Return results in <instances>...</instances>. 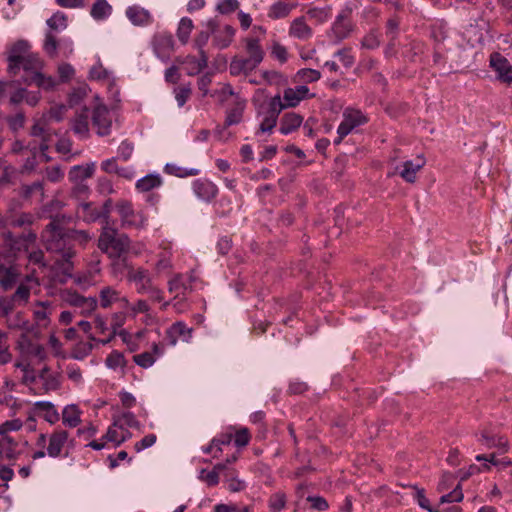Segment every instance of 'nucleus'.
<instances>
[{
  "label": "nucleus",
  "instance_id": "1",
  "mask_svg": "<svg viewBox=\"0 0 512 512\" xmlns=\"http://www.w3.org/2000/svg\"><path fill=\"white\" fill-rule=\"evenodd\" d=\"M64 216H55L41 233V239L48 251L60 253L62 258L71 266L69 260L75 252L69 246V230L63 226Z\"/></svg>",
  "mask_w": 512,
  "mask_h": 512
},
{
  "label": "nucleus",
  "instance_id": "2",
  "mask_svg": "<svg viewBox=\"0 0 512 512\" xmlns=\"http://www.w3.org/2000/svg\"><path fill=\"white\" fill-rule=\"evenodd\" d=\"M34 444L38 450L32 453V460L42 459L45 456L58 458L63 455L67 456V452L64 453V451L73 445V439L69 438V433L66 430L55 429L50 434H38Z\"/></svg>",
  "mask_w": 512,
  "mask_h": 512
},
{
  "label": "nucleus",
  "instance_id": "3",
  "mask_svg": "<svg viewBox=\"0 0 512 512\" xmlns=\"http://www.w3.org/2000/svg\"><path fill=\"white\" fill-rule=\"evenodd\" d=\"M246 56H235L229 64V72L232 76L249 75L263 61L265 52L256 37L248 36L243 39Z\"/></svg>",
  "mask_w": 512,
  "mask_h": 512
},
{
  "label": "nucleus",
  "instance_id": "4",
  "mask_svg": "<svg viewBox=\"0 0 512 512\" xmlns=\"http://www.w3.org/2000/svg\"><path fill=\"white\" fill-rule=\"evenodd\" d=\"M44 63L41 58L34 53L29 54L23 60L17 62V73L23 69V83L27 85H36L44 90H51L56 85V80L52 76H47L41 72Z\"/></svg>",
  "mask_w": 512,
  "mask_h": 512
},
{
  "label": "nucleus",
  "instance_id": "5",
  "mask_svg": "<svg viewBox=\"0 0 512 512\" xmlns=\"http://www.w3.org/2000/svg\"><path fill=\"white\" fill-rule=\"evenodd\" d=\"M127 282L134 285L137 294H146L151 301L162 302L164 299V292L154 284L153 275L144 267L130 268Z\"/></svg>",
  "mask_w": 512,
  "mask_h": 512
},
{
  "label": "nucleus",
  "instance_id": "6",
  "mask_svg": "<svg viewBox=\"0 0 512 512\" xmlns=\"http://www.w3.org/2000/svg\"><path fill=\"white\" fill-rule=\"evenodd\" d=\"M130 243L126 234H118L116 229L107 224L99 236L98 248L108 257L127 256L130 251Z\"/></svg>",
  "mask_w": 512,
  "mask_h": 512
},
{
  "label": "nucleus",
  "instance_id": "7",
  "mask_svg": "<svg viewBox=\"0 0 512 512\" xmlns=\"http://www.w3.org/2000/svg\"><path fill=\"white\" fill-rule=\"evenodd\" d=\"M116 211L121 219L122 227L141 229L147 225V217L143 211H136L131 202L121 200L116 203Z\"/></svg>",
  "mask_w": 512,
  "mask_h": 512
},
{
  "label": "nucleus",
  "instance_id": "8",
  "mask_svg": "<svg viewBox=\"0 0 512 512\" xmlns=\"http://www.w3.org/2000/svg\"><path fill=\"white\" fill-rule=\"evenodd\" d=\"M367 121V116L361 110L351 107L346 108L343 111V119L337 129L338 139L335 140V143H340L356 127L365 124Z\"/></svg>",
  "mask_w": 512,
  "mask_h": 512
},
{
  "label": "nucleus",
  "instance_id": "9",
  "mask_svg": "<svg viewBox=\"0 0 512 512\" xmlns=\"http://www.w3.org/2000/svg\"><path fill=\"white\" fill-rule=\"evenodd\" d=\"M43 50L51 58L57 57L59 52H61L64 57H69L73 53V42L71 39L58 40L52 31H47Z\"/></svg>",
  "mask_w": 512,
  "mask_h": 512
},
{
  "label": "nucleus",
  "instance_id": "10",
  "mask_svg": "<svg viewBox=\"0 0 512 512\" xmlns=\"http://www.w3.org/2000/svg\"><path fill=\"white\" fill-rule=\"evenodd\" d=\"M205 26L209 28L213 35L212 45L217 49H226L231 45L235 36V29L230 25H225L222 28L218 27L215 20L210 19L206 22Z\"/></svg>",
  "mask_w": 512,
  "mask_h": 512
},
{
  "label": "nucleus",
  "instance_id": "11",
  "mask_svg": "<svg viewBox=\"0 0 512 512\" xmlns=\"http://www.w3.org/2000/svg\"><path fill=\"white\" fill-rule=\"evenodd\" d=\"M118 304L121 308L129 306V299L123 295L120 290L111 285L103 286L99 290V305L103 309Z\"/></svg>",
  "mask_w": 512,
  "mask_h": 512
},
{
  "label": "nucleus",
  "instance_id": "12",
  "mask_svg": "<svg viewBox=\"0 0 512 512\" xmlns=\"http://www.w3.org/2000/svg\"><path fill=\"white\" fill-rule=\"evenodd\" d=\"M92 124L99 136L110 134L112 126V115L106 106L97 105L92 113Z\"/></svg>",
  "mask_w": 512,
  "mask_h": 512
},
{
  "label": "nucleus",
  "instance_id": "13",
  "mask_svg": "<svg viewBox=\"0 0 512 512\" xmlns=\"http://www.w3.org/2000/svg\"><path fill=\"white\" fill-rule=\"evenodd\" d=\"M153 50L156 56L162 61H167L174 51V40L170 33L162 32L153 37Z\"/></svg>",
  "mask_w": 512,
  "mask_h": 512
},
{
  "label": "nucleus",
  "instance_id": "14",
  "mask_svg": "<svg viewBox=\"0 0 512 512\" xmlns=\"http://www.w3.org/2000/svg\"><path fill=\"white\" fill-rule=\"evenodd\" d=\"M30 45L25 40H19L14 43L8 53V71L12 75L17 74V62L23 60L31 52L29 51Z\"/></svg>",
  "mask_w": 512,
  "mask_h": 512
},
{
  "label": "nucleus",
  "instance_id": "15",
  "mask_svg": "<svg viewBox=\"0 0 512 512\" xmlns=\"http://www.w3.org/2000/svg\"><path fill=\"white\" fill-rule=\"evenodd\" d=\"M37 379L41 381L38 394H47L51 391H57L61 387V375L51 372L48 366H44L37 373Z\"/></svg>",
  "mask_w": 512,
  "mask_h": 512
},
{
  "label": "nucleus",
  "instance_id": "16",
  "mask_svg": "<svg viewBox=\"0 0 512 512\" xmlns=\"http://www.w3.org/2000/svg\"><path fill=\"white\" fill-rule=\"evenodd\" d=\"M211 34L209 28L206 27V30L199 31L193 40V47L199 52V59L195 61L196 72H200L207 67L208 55L204 47L207 45Z\"/></svg>",
  "mask_w": 512,
  "mask_h": 512
},
{
  "label": "nucleus",
  "instance_id": "17",
  "mask_svg": "<svg viewBox=\"0 0 512 512\" xmlns=\"http://www.w3.org/2000/svg\"><path fill=\"white\" fill-rule=\"evenodd\" d=\"M65 300L70 305L79 308L83 315L91 314L98 305V300L95 297H84L76 292H67Z\"/></svg>",
  "mask_w": 512,
  "mask_h": 512
},
{
  "label": "nucleus",
  "instance_id": "18",
  "mask_svg": "<svg viewBox=\"0 0 512 512\" xmlns=\"http://www.w3.org/2000/svg\"><path fill=\"white\" fill-rule=\"evenodd\" d=\"M490 65L502 82L510 83L512 81V64L501 54L493 53L490 56Z\"/></svg>",
  "mask_w": 512,
  "mask_h": 512
},
{
  "label": "nucleus",
  "instance_id": "19",
  "mask_svg": "<svg viewBox=\"0 0 512 512\" xmlns=\"http://www.w3.org/2000/svg\"><path fill=\"white\" fill-rule=\"evenodd\" d=\"M165 346L161 343H153L151 351H145L133 356V361L141 368H150L164 353Z\"/></svg>",
  "mask_w": 512,
  "mask_h": 512
},
{
  "label": "nucleus",
  "instance_id": "20",
  "mask_svg": "<svg viewBox=\"0 0 512 512\" xmlns=\"http://www.w3.org/2000/svg\"><path fill=\"white\" fill-rule=\"evenodd\" d=\"M195 195L202 201L210 202L218 194L217 186L208 179H196L192 183Z\"/></svg>",
  "mask_w": 512,
  "mask_h": 512
},
{
  "label": "nucleus",
  "instance_id": "21",
  "mask_svg": "<svg viewBox=\"0 0 512 512\" xmlns=\"http://www.w3.org/2000/svg\"><path fill=\"white\" fill-rule=\"evenodd\" d=\"M288 34L292 38L300 41H306L313 36V30L308 25L306 18L304 16H300L291 21Z\"/></svg>",
  "mask_w": 512,
  "mask_h": 512
},
{
  "label": "nucleus",
  "instance_id": "22",
  "mask_svg": "<svg viewBox=\"0 0 512 512\" xmlns=\"http://www.w3.org/2000/svg\"><path fill=\"white\" fill-rule=\"evenodd\" d=\"M351 9L347 8L338 14L336 20L334 21L331 31L334 38L338 41H341L347 38L352 30L351 23L347 20L346 15H350Z\"/></svg>",
  "mask_w": 512,
  "mask_h": 512
},
{
  "label": "nucleus",
  "instance_id": "23",
  "mask_svg": "<svg viewBox=\"0 0 512 512\" xmlns=\"http://www.w3.org/2000/svg\"><path fill=\"white\" fill-rule=\"evenodd\" d=\"M425 158L421 155L415 160H407L403 162L399 175L408 183L416 181L417 172L425 165Z\"/></svg>",
  "mask_w": 512,
  "mask_h": 512
},
{
  "label": "nucleus",
  "instance_id": "24",
  "mask_svg": "<svg viewBox=\"0 0 512 512\" xmlns=\"http://www.w3.org/2000/svg\"><path fill=\"white\" fill-rule=\"evenodd\" d=\"M131 436L132 434L129 430L125 429L122 424H118L117 421H114L113 424L108 427L107 432L104 435V439L114 443L115 446H120L122 443L130 439Z\"/></svg>",
  "mask_w": 512,
  "mask_h": 512
},
{
  "label": "nucleus",
  "instance_id": "25",
  "mask_svg": "<svg viewBox=\"0 0 512 512\" xmlns=\"http://www.w3.org/2000/svg\"><path fill=\"white\" fill-rule=\"evenodd\" d=\"M192 331V328L187 327L185 323L176 322L167 330V337L171 345H175L178 340L189 342Z\"/></svg>",
  "mask_w": 512,
  "mask_h": 512
},
{
  "label": "nucleus",
  "instance_id": "26",
  "mask_svg": "<svg viewBox=\"0 0 512 512\" xmlns=\"http://www.w3.org/2000/svg\"><path fill=\"white\" fill-rule=\"evenodd\" d=\"M309 95V89L305 85H299L295 88H287L283 92V99L287 107H295L300 101L306 99Z\"/></svg>",
  "mask_w": 512,
  "mask_h": 512
},
{
  "label": "nucleus",
  "instance_id": "27",
  "mask_svg": "<svg viewBox=\"0 0 512 512\" xmlns=\"http://www.w3.org/2000/svg\"><path fill=\"white\" fill-rule=\"evenodd\" d=\"M126 16L136 26H146L152 23V16L149 11L139 6L128 7Z\"/></svg>",
  "mask_w": 512,
  "mask_h": 512
},
{
  "label": "nucleus",
  "instance_id": "28",
  "mask_svg": "<svg viewBox=\"0 0 512 512\" xmlns=\"http://www.w3.org/2000/svg\"><path fill=\"white\" fill-rule=\"evenodd\" d=\"M35 410L41 413V416L49 424L53 425L60 419V415L54 404L49 401H37L34 404Z\"/></svg>",
  "mask_w": 512,
  "mask_h": 512
},
{
  "label": "nucleus",
  "instance_id": "29",
  "mask_svg": "<svg viewBox=\"0 0 512 512\" xmlns=\"http://www.w3.org/2000/svg\"><path fill=\"white\" fill-rule=\"evenodd\" d=\"M94 171V163L87 165H76L70 169L68 177L71 182H84V180L93 176Z\"/></svg>",
  "mask_w": 512,
  "mask_h": 512
},
{
  "label": "nucleus",
  "instance_id": "30",
  "mask_svg": "<svg viewBox=\"0 0 512 512\" xmlns=\"http://www.w3.org/2000/svg\"><path fill=\"white\" fill-rule=\"evenodd\" d=\"M19 272L15 266H4L0 269V286L3 290H10L18 281Z\"/></svg>",
  "mask_w": 512,
  "mask_h": 512
},
{
  "label": "nucleus",
  "instance_id": "31",
  "mask_svg": "<svg viewBox=\"0 0 512 512\" xmlns=\"http://www.w3.org/2000/svg\"><path fill=\"white\" fill-rule=\"evenodd\" d=\"M62 423L69 428H75L81 423V411L75 404L64 407L62 411Z\"/></svg>",
  "mask_w": 512,
  "mask_h": 512
},
{
  "label": "nucleus",
  "instance_id": "32",
  "mask_svg": "<svg viewBox=\"0 0 512 512\" xmlns=\"http://www.w3.org/2000/svg\"><path fill=\"white\" fill-rule=\"evenodd\" d=\"M294 8V4L277 1L269 7L267 17L271 20L284 19L289 16Z\"/></svg>",
  "mask_w": 512,
  "mask_h": 512
},
{
  "label": "nucleus",
  "instance_id": "33",
  "mask_svg": "<svg viewBox=\"0 0 512 512\" xmlns=\"http://www.w3.org/2000/svg\"><path fill=\"white\" fill-rule=\"evenodd\" d=\"M303 118L296 113H286L282 119L280 124V132L283 135H288L298 129L302 124Z\"/></svg>",
  "mask_w": 512,
  "mask_h": 512
},
{
  "label": "nucleus",
  "instance_id": "34",
  "mask_svg": "<svg viewBox=\"0 0 512 512\" xmlns=\"http://www.w3.org/2000/svg\"><path fill=\"white\" fill-rule=\"evenodd\" d=\"M479 442L489 449L498 448L503 452L508 450V441L502 436L490 435L483 432L479 438Z\"/></svg>",
  "mask_w": 512,
  "mask_h": 512
},
{
  "label": "nucleus",
  "instance_id": "35",
  "mask_svg": "<svg viewBox=\"0 0 512 512\" xmlns=\"http://www.w3.org/2000/svg\"><path fill=\"white\" fill-rule=\"evenodd\" d=\"M76 215L86 222H94L100 218L101 212L92 203H81L77 207Z\"/></svg>",
  "mask_w": 512,
  "mask_h": 512
},
{
  "label": "nucleus",
  "instance_id": "36",
  "mask_svg": "<svg viewBox=\"0 0 512 512\" xmlns=\"http://www.w3.org/2000/svg\"><path fill=\"white\" fill-rule=\"evenodd\" d=\"M14 367L16 369H20L21 372L23 373L22 378H21L22 384H24L26 386H32L33 384L36 383L37 374L29 362H26L23 360H17L14 363Z\"/></svg>",
  "mask_w": 512,
  "mask_h": 512
},
{
  "label": "nucleus",
  "instance_id": "37",
  "mask_svg": "<svg viewBox=\"0 0 512 512\" xmlns=\"http://www.w3.org/2000/svg\"><path fill=\"white\" fill-rule=\"evenodd\" d=\"M306 15L316 24H323L331 18L332 8L328 5L324 7H312L307 10Z\"/></svg>",
  "mask_w": 512,
  "mask_h": 512
},
{
  "label": "nucleus",
  "instance_id": "38",
  "mask_svg": "<svg viewBox=\"0 0 512 512\" xmlns=\"http://www.w3.org/2000/svg\"><path fill=\"white\" fill-rule=\"evenodd\" d=\"M245 109V101L237 99L234 106L227 111L225 124L227 126L235 125L241 122Z\"/></svg>",
  "mask_w": 512,
  "mask_h": 512
},
{
  "label": "nucleus",
  "instance_id": "39",
  "mask_svg": "<svg viewBox=\"0 0 512 512\" xmlns=\"http://www.w3.org/2000/svg\"><path fill=\"white\" fill-rule=\"evenodd\" d=\"M193 29L194 24L192 19L188 17H183L180 19L176 35L182 45H186L189 42V38Z\"/></svg>",
  "mask_w": 512,
  "mask_h": 512
},
{
  "label": "nucleus",
  "instance_id": "40",
  "mask_svg": "<svg viewBox=\"0 0 512 512\" xmlns=\"http://www.w3.org/2000/svg\"><path fill=\"white\" fill-rule=\"evenodd\" d=\"M112 13V7L106 0H96L92 5L90 14L95 20H104Z\"/></svg>",
  "mask_w": 512,
  "mask_h": 512
},
{
  "label": "nucleus",
  "instance_id": "41",
  "mask_svg": "<svg viewBox=\"0 0 512 512\" xmlns=\"http://www.w3.org/2000/svg\"><path fill=\"white\" fill-rule=\"evenodd\" d=\"M162 179L158 174H149L136 182V188L141 192H148L161 186Z\"/></svg>",
  "mask_w": 512,
  "mask_h": 512
},
{
  "label": "nucleus",
  "instance_id": "42",
  "mask_svg": "<svg viewBox=\"0 0 512 512\" xmlns=\"http://www.w3.org/2000/svg\"><path fill=\"white\" fill-rule=\"evenodd\" d=\"M49 30L52 31L56 35V33L61 32L67 27V17L63 12L54 13L47 21H46Z\"/></svg>",
  "mask_w": 512,
  "mask_h": 512
},
{
  "label": "nucleus",
  "instance_id": "43",
  "mask_svg": "<svg viewBox=\"0 0 512 512\" xmlns=\"http://www.w3.org/2000/svg\"><path fill=\"white\" fill-rule=\"evenodd\" d=\"M72 129L75 134L81 138H86L89 134L88 115L86 111L76 116L72 123Z\"/></svg>",
  "mask_w": 512,
  "mask_h": 512
},
{
  "label": "nucleus",
  "instance_id": "44",
  "mask_svg": "<svg viewBox=\"0 0 512 512\" xmlns=\"http://www.w3.org/2000/svg\"><path fill=\"white\" fill-rule=\"evenodd\" d=\"M111 260L110 263V270L111 274L114 277H118L119 275L123 274L125 271L128 272L130 268H132L128 262L127 256H120V257H109Z\"/></svg>",
  "mask_w": 512,
  "mask_h": 512
},
{
  "label": "nucleus",
  "instance_id": "45",
  "mask_svg": "<svg viewBox=\"0 0 512 512\" xmlns=\"http://www.w3.org/2000/svg\"><path fill=\"white\" fill-rule=\"evenodd\" d=\"M164 171L169 175H173L180 178L196 176L199 173L198 169L180 167L173 163H167L164 167Z\"/></svg>",
  "mask_w": 512,
  "mask_h": 512
},
{
  "label": "nucleus",
  "instance_id": "46",
  "mask_svg": "<svg viewBox=\"0 0 512 512\" xmlns=\"http://www.w3.org/2000/svg\"><path fill=\"white\" fill-rule=\"evenodd\" d=\"M92 341H79L71 351V358L76 360H83L93 350Z\"/></svg>",
  "mask_w": 512,
  "mask_h": 512
},
{
  "label": "nucleus",
  "instance_id": "47",
  "mask_svg": "<svg viewBox=\"0 0 512 512\" xmlns=\"http://www.w3.org/2000/svg\"><path fill=\"white\" fill-rule=\"evenodd\" d=\"M9 224L13 227H26L34 223L35 217L31 213H20L12 215L8 218Z\"/></svg>",
  "mask_w": 512,
  "mask_h": 512
},
{
  "label": "nucleus",
  "instance_id": "48",
  "mask_svg": "<svg viewBox=\"0 0 512 512\" xmlns=\"http://www.w3.org/2000/svg\"><path fill=\"white\" fill-rule=\"evenodd\" d=\"M42 173L44 179L50 183H59L64 179V171L59 165L48 166Z\"/></svg>",
  "mask_w": 512,
  "mask_h": 512
},
{
  "label": "nucleus",
  "instance_id": "49",
  "mask_svg": "<svg viewBox=\"0 0 512 512\" xmlns=\"http://www.w3.org/2000/svg\"><path fill=\"white\" fill-rule=\"evenodd\" d=\"M124 309L128 310L134 317L138 314H149L151 311V307L145 299H138L133 304L129 302V306L124 307Z\"/></svg>",
  "mask_w": 512,
  "mask_h": 512
},
{
  "label": "nucleus",
  "instance_id": "50",
  "mask_svg": "<svg viewBox=\"0 0 512 512\" xmlns=\"http://www.w3.org/2000/svg\"><path fill=\"white\" fill-rule=\"evenodd\" d=\"M286 504L285 494L277 492L270 496L268 506L271 512L281 511Z\"/></svg>",
  "mask_w": 512,
  "mask_h": 512
},
{
  "label": "nucleus",
  "instance_id": "51",
  "mask_svg": "<svg viewBox=\"0 0 512 512\" xmlns=\"http://www.w3.org/2000/svg\"><path fill=\"white\" fill-rule=\"evenodd\" d=\"M92 237L85 230H69V245L76 242L81 246H85Z\"/></svg>",
  "mask_w": 512,
  "mask_h": 512
},
{
  "label": "nucleus",
  "instance_id": "52",
  "mask_svg": "<svg viewBox=\"0 0 512 512\" xmlns=\"http://www.w3.org/2000/svg\"><path fill=\"white\" fill-rule=\"evenodd\" d=\"M189 289V286L183 281V277L181 274L174 275L169 281H168V290L169 292H184Z\"/></svg>",
  "mask_w": 512,
  "mask_h": 512
},
{
  "label": "nucleus",
  "instance_id": "53",
  "mask_svg": "<svg viewBox=\"0 0 512 512\" xmlns=\"http://www.w3.org/2000/svg\"><path fill=\"white\" fill-rule=\"evenodd\" d=\"M105 363L111 369L124 367L126 364L124 355L118 351L111 352L107 356Z\"/></svg>",
  "mask_w": 512,
  "mask_h": 512
},
{
  "label": "nucleus",
  "instance_id": "54",
  "mask_svg": "<svg viewBox=\"0 0 512 512\" xmlns=\"http://www.w3.org/2000/svg\"><path fill=\"white\" fill-rule=\"evenodd\" d=\"M29 297L30 288L23 283H21L17 287L15 293L12 295V298L16 301L18 305H25L28 302Z\"/></svg>",
  "mask_w": 512,
  "mask_h": 512
},
{
  "label": "nucleus",
  "instance_id": "55",
  "mask_svg": "<svg viewBox=\"0 0 512 512\" xmlns=\"http://www.w3.org/2000/svg\"><path fill=\"white\" fill-rule=\"evenodd\" d=\"M361 45L366 49H376L380 45L379 34L376 30H371L368 34H366L362 41Z\"/></svg>",
  "mask_w": 512,
  "mask_h": 512
},
{
  "label": "nucleus",
  "instance_id": "56",
  "mask_svg": "<svg viewBox=\"0 0 512 512\" xmlns=\"http://www.w3.org/2000/svg\"><path fill=\"white\" fill-rule=\"evenodd\" d=\"M271 56L281 63H285L288 60V52L285 46L275 41L271 46Z\"/></svg>",
  "mask_w": 512,
  "mask_h": 512
},
{
  "label": "nucleus",
  "instance_id": "57",
  "mask_svg": "<svg viewBox=\"0 0 512 512\" xmlns=\"http://www.w3.org/2000/svg\"><path fill=\"white\" fill-rule=\"evenodd\" d=\"M50 314L51 310L49 302H37V309L34 310V316L37 321H48Z\"/></svg>",
  "mask_w": 512,
  "mask_h": 512
},
{
  "label": "nucleus",
  "instance_id": "58",
  "mask_svg": "<svg viewBox=\"0 0 512 512\" xmlns=\"http://www.w3.org/2000/svg\"><path fill=\"white\" fill-rule=\"evenodd\" d=\"M463 500V493L460 485H457L451 492L444 494L440 498V503H454Z\"/></svg>",
  "mask_w": 512,
  "mask_h": 512
},
{
  "label": "nucleus",
  "instance_id": "59",
  "mask_svg": "<svg viewBox=\"0 0 512 512\" xmlns=\"http://www.w3.org/2000/svg\"><path fill=\"white\" fill-rule=\"evenodd\" d=\"M12 353L8 344V337L0 339V365H6L12 361Z\"/></svg>",
  "mask_w": 512,
  "mask_h": 512
},
{
  "label": "nucleus",
  "instance_id": "60",
  "mask_svg": "<svg viewBox=\"0 0 512 512\" xmlns=\"http://www.w3.org/2000/svg\"><path fill=\"white\" fill-rule=\"evenodd\" d=\"M239 7L238 0H218L217 11L221 14H229Z\"/></svg>",
  "mask_w": 512,
  "mask_h": 512
},
{
  "label": "nucleus",
  "instance_id": "61",
  "mask_svg": "<svg viewBox=\"0 0 512 512\" xmlns=\"http://www.w3.org/2000/svg\"><path fill=\"white\" fill-rule=\"evenodd\" d=\"M23 426L20 419L7 420L0 425V435L8 434L9 432L19 431Z\"/></svg>",
  "mask_w": 512,
  "mask_h": 512
},
{
  "label": "nucleus",
  "instance_id": "62",
  "mask_svg": "<svg viewBox=\"0 0 512 512\" xmlns=\"http://www.w3.org/2000/svg\"><path fill=\"white\" fill-rule=\"evenodd\" d=\"M35 343L26 334H22L16 342V349L25 356Z\"/></svg>",
  "mask_w": 512,
  "mask_h": 512
},
{
  "label": "nucleus",
  "instance_id": "63",
  "mask_svg": "<svg viewBox=\"0 0 512 512\" xmlns=\"http://www.w3.org/2000/svg\"><path fill=\"white\" fill-rule=\"evenodd\" d=\"M198 478L205 482L208 486L213 487L219 483V475L216 471L207 472L205 469H202L199 473Z\"/></svg>",
  "mask_w": 512,
  "mask_h": 512
},
{
  "label": "nucleus",
  "instance_id": "64",
  "mask_svg": "<svg viewBox=\"0 0 512 512\" xmlns=\"http://www.w3.org/2000/svg\"><path fill=\"white\" fill-rule=\"evenodd\" d=\"M335 56L339 59V61L346 68H350L355 62L354 56L351 54L350 49H347V48L338 50L335 53Z\"/></svg>",
  "mask_w": 512,
  "mask_h": 512
}]
</instances>
